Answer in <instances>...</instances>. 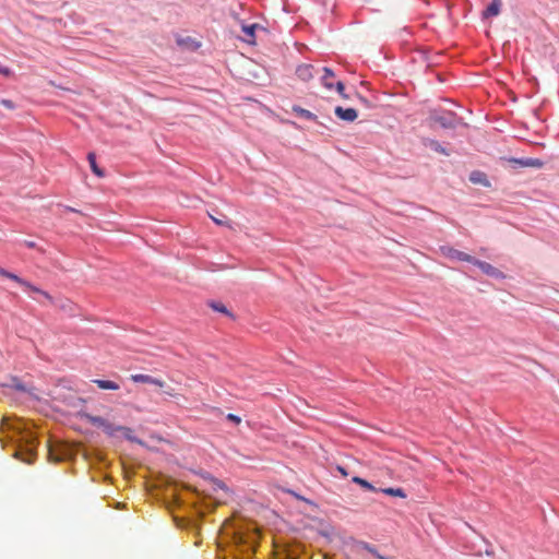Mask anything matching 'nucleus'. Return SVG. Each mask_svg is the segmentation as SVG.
Wrapping results in <instances>:
<instances>
[{
  "mask_svg": "<svg viewBox=\"0 0 559 559\" xmlns=\"http://www.w3.org/2000/svg\"><path fill=\"white\" fill-rule=\"evenodd\" d=\"M15 437V457L32 464L37 457L39 444L36 432L27 424L19 421L12 426Z\"/></svg>",
  "mask_w": 559,
  "mask_h": 559,
  "instance_id": "1",
  "label": "nucleus"
},
{
  "mask_svg": "<svg viewBox=\"0 0 559 559\" xmlns=\"http://www.w3.org/2000/svg\"><path fill=\"white\" fill-rule=\"evenodd\" d=\"M85 418L92 426L103 429V431L109 437L115 438L121 436L126 440L140 442V440L132 435V429L128 427L115 425L104 417L91 414H85Z\"/></svg>",
  "mask_w": 559,
  "mask_h": 559,
  "instance_id": "2",
  "label": "nucleus"
},
{
  "mask_svg": "<svg viewBox=\"0 0 559 559\" xmlns=\"http://www.w3.org/2000/svg\"><path fill=\"white\" fill-rule=\"evenodd\" d=\"M231 539L236 551L242 556L243 559H250L255 552L258 537L254 532H245L241 528H236Z\"/></svg>",
  "mask_w": 559,
  "mask_h": 559,
  "instance_id": "3",
  "label": "nucleus"
},
{
  "mask_svg": "<svg viewBox=\"0 0 559 559\" xmlns=\"http://www.w3.org/2000/svg\"><path fill=\"white\" fill-rule=\"evenodd\" d=\"M76 450L73 444L58 440L50 439L48 443V456L52 462H67L75 457Z\"/></svg>",
  "mask_w": 559,
  "mask_h": 559,
  "instance_id": "4",
  "label": "nucleus"
},
{
  "mask_svg": "<svg viewBox=\"0 0 559 559\" xmlns=\"http://www.w3.org/2000/svg\"><path fill=\"white\" fill-rule=\"evenodd\" d=\"M461 120L462 119L451 110L436 109L429 114V121L439 124L443 129L454 130Z\"/></svg>",
  "mask_w": 559,
  "mask_h": 559,
  "instance_id": "5",
  "label": "nucleus"
},
{
  "mask_svg": "<svg viewBox=\"0 0 559 559\" xmlns=\"http://www.w3.org/2000/svg\"><path fill=\"white\" fill-rule=\"evenodd\" d=\"M0 276H3V277H7L9 280H12V281L16 282L17 284H20L24 288L28 289L31 293L44 297L50 304H52V301H53V298L51 297V295L49 293L40 289L37 286H34L32 283H29L28 281L22 278L21 276L16 275L15 273H12V272L3 269V267H0Z\"/></svg>",
  "mask_w": 559,
  "mask_h": 559,
  "instance_id": "6",
  "label": "nucleus"
},
{
  "mask_svg": "<svg viewBox=\"0 0 559 559\" xmlns=\"http://www.w3.org/2000/svg\"><path fill=\"white\" fill-rule=\"evenodd\" d=\"M474 265H476L484 274L488 275L489 277H492L495 280H504L506 275L502 271L493 266L492 264L481 261L478 259H474L473 262Z\"/></svg>",
  "mask_w": 559,
  "mask_h": 559,
  "instance_id": "7",
  "label": "nucleus"
},
{
  "mask_svg": "<svg viewBox=\"0 0 559 559\" xmlns=\"http://www.w3.org/2000/svg\"><path fill=\"white\" fill-rule=\"evenodd\" d=\"M442 252L445 257H448L451 260H457L463 262L472 263L474 262L475 257L467 254L463 251H460L457 249H454L452 247H442Z\"/></svg>",
  "mask_w": 559,
  "mask_h": 559,
  "instance_id": "8",
  "label": "nucleus"
},
{
  "mask_svg": "<svg viewBox=\"0 0 559 559\" xmlns=\"http://www.w3.org/2000/svg\"><path fill=\"white\" fill-rule=\"evenodd\" d=\"M334 114L338 119L347 122H353L358 117L357 110L350 107L344 108L342 106H336L334 109Z\"/></svg>",
  "mask_w": 559,
  "mask_h": 559,
  "instance_id": "9",
  "label": "nucleus"
},
{
  "mask_svg": "<svg viewBox=\"0 0 559 559\" xmlns=\"http://www.w3.org/2000/svg\"><path fill=\"white\" fill-rule=\"evenodd\" d=\"M510 163L520 167H533V168H542L544 166V162L539 158L532 157H522V158H511Z\"/></svg>",
  "mask_w": 559,
  "mask_h": 559,
  "instance_id": "10",
  "label": "nucleus"
},
{
  "mask_svg": "<svg viewBox=\"0 0 559 559\" xmlns=\"http://www.w3.org/2000/svg\"><path fill=\"white\" fill-rule=\"evenodd\" d=\"M501 8H502L501 0H491L490 3L481 12V19L487 20V19L498 16L501 12Z\"/></svg>",
  "mask_w": 559,
  "mask_h": 559,
  "instance_id": "11",
  "label": "nucleus"
},
{
  "mask_svg": "<svg viewBox=\"0 0 559 559\" xmlns=\"http://www.w3.org/2000/svg\"><path fill=\"white\" fill-rule=\"evenodd\" d=\"M292 110L300 119H305V120H309V121H314V122H317L319 124H322L321 122L318 121L317 115H314L313 112H311L308 109L302 108L299 105H294Z\"/></svg>",
  "mask_w": 559,
  "mask_h": 559,
  "instance_id": "12",
  "label": "nucleus"
},
{
  "mask_svg": "<svg viewBox=\"0 0 559 559\" xmlns=\"http://www.w3.org/2000/svg\"><path fill=\"white\" fill-rule=\"evenodd\" d=\"M469 181L474 185H480L483 187H489L490 182L487 175L480 170H473L468 177Z\"/></svg>",
  "mask_w": 559,
  "mask_h": 559,
  "instance_id": "13",
  "label": "nucleus"
},
{
  "mask_svg": "<svg viewBox=\"0 0 559 559\" xmlns=\"http://www.w3.org/2000/svg\"><path fill=\"white\" fill-rule=\"evenodd\" d=\"M424 144L425 146L429 147L430 150L439 153V154H442V155H445V156H450L451 152L450 150H448L447 147H444L439 141L437 140H433V139H427L424 141Z\"/></svg>",
  "mask_w": 559,
  "mask_h": 559,
  "instance_id": "14",
  "label": "nucleus"
},
{
  "mask_svg": "<svg viewBox=\"0 0 559 559\" xmlns=\"http://www.w3.org/2000/svg\"><path fill=\"white\" fill-rule=\"evenodd\" d=\"M177 44L180 47L187 48L188 50L194 51L199 49L200 43L190 36L178 37Z\"/></svg>",
  "mask_w": 559,
  "mask_h": 559,
  "instance_id": "15",
  "label": "nucleus"
},
{
  "mask_svg": "<svg viewBox=\"0 0 559 559\" xmlns=\"http://www.w3.org/2000/svg\"><path fill=\"white\" fill-rule=\"evenodd\" d=\"M354 548L356 550H366L368 552H370L371 555H373L376 558L380 559V557H382V555H380L376 548V546L367 543V542H364V540H354Z\"/></svg>",
  "mask_w": 559,
  "mask_h": 559,
  "instance_id": "16",
  "label": "nucleus"
},
{
  "mask_svg": "<svg viewBox=\"0 0 559 559\" xmlns=\"http://www.w3.org/2000/svg\"><path fill=\"white\" fill-rule=\"evenodd\" d=\"M87 160L91 167L92 173L98 178L105 177V171L100 168L96 163V154L94 152H90L87 154Z\"/></svg>",
  "mask_w": 559,
  "mask_h": 559,
  "instance_id": "17",
  "label": "nucleus"
},
{
  "mask_svg": "<svg viewBox=\"0 0 559 559\" xmlns=\"http://www.w3.org/2000/svg\"><path fill=\"white\" fill-rule=\"evenodd\" d=\"M313 67L310 64H301L297 68L296 74L302 81H308L312 78Z\"/></svg>",
  "mask_w": 559,
  "mask_h": 559,
  "instance_id": "18",
  "label": "nucleus"
},
{
  "mask_svg": "<svg viewBox=\"0 0 559 559\" xmlns=\"http://www.w3.org/2000/svg\"><path fill=\"white\" fill-rule=\"evenodd\" d=\"M209 307L213 309L216 312H221L227 317H230L234 319V314L227 309V307L222 304L221 301L210 300L207 302Z\"/></svg>",
  "mask_w": 559,
  "mask_h": 559,
  "instance_id": "19",
  "label": "nucleus"
},
{
  "mask_svg": "<svg viewBox=\"0 0 559 559\" xmlns=\"http://www.w3.org/2000/svg\"><path fill=\"white\" fill-rule=\"evenodd\" d=\"M131 378L134 382L162 385V382L159 380H157L148 374L138 373V374H132Z\"/></svg>",
  "mask_w": 559,
  "mask_h": 559,
  "instance_id": "20",
  "label": "nucleus"
},
{
  "mask_svg": "<svg viewBox=\"0 0 559 559\" xmlns=\"http://www.w3.org/2000/svg\"><path fill=\"white\" fill-rule=\"evenodd\" d=\"M94 383L97 384V386L102 390H111L116 391L120 388V385L111 380H103V379H95L93 380Z\"/></svg>",
  "mask_w": 559,
  "mask_h": 559,
  "instance_id": "21",
  "label": "nucleus"
},
{
  "mask_svg": "<svg viewBox=\"0 0 559 559\" xmlns=\"http://www.w3.org/2000/svg\"><path fill=\"white\" fill-rule=\"evenodd\" d=\"M334 72L330 69L324 67L323 68V75L321 76V83L324 87L328 90H332L334 87V84L330 81L332 78H334Z\"/></svg>",
  "mask_w": 559,
  "mask_h": 559,
  "instance_id": "22",
  "label": "nucleus"
},
{
  "mask_svg": "<svg viewBox=\"0 0 559 559\" xmlns=\"http://www.w3.org/2000/svg\"><path fill=\"white\" fill-rule=\"evenodd\" d=\"M352 481L354 484H357L359 485L361 488H364L365 490H368V491H378V489L371 484L369 483L368 480H366L365 478H361L359 476H354L352 478Z\"/></svg>",
  "mask_w": 559,
  "mask_h": 559,
  "instance_id": "23",
  "label": "nucleus"
},
{
  "mask_svg": "<svg viewBox=\"0 0 559 559\" xmlns=\"http://www.w3.org/2000/svg\"><path fill=\"white\" fill-rule=\"evenodd\" d=\"M258 27V24H248L242 26V32L248 37L247 41H252L255 37V29Z\"/></svg>",
  "mask_w": 559,
  "mask_h": 559,
  "instance_id": "24",
  "label": "nucleus"
},
{
  "mask_svg": "<svg viewBox=\"0 0 559 559\" xmlns=\"http://www.w3.org/2000/svg\"><path fill=\"white\" fill-rule=\"evenodd\" d=\"M381 491L388 496H392V497H401V498H405L406 495L404 492V490L402 488H393V487H389V488H384V489H381Z\"/></svg>",
  "mask_w": 559,
  "mask_h": 559,
  "instance_id": "25",
  "label": "nucleus"
},
{
  "mask_svg": "<svg viewBox=\"0 0 559 559\" xmlns=\"http://www.w3.org/2000/svg\"><path fill=\"white\" fill-rule=\"evenodd\" d=\"M11 386L19 392H26L27 388L26 384L23 383L19 378H12Z\"/></svg>",
  "mask_w": 559,
  "mask_h": 559,
  "instance_id": "26",
  "label": "nucleus"
},
{
  "mask_svg": "<svg viewBox=\"0 0 559 559\" xmlns=\"http://www.w3.org/2000/svg\"><path fill=\"white\" fill-rule=\"evenodd\" d=\"M226 420L234 425H239L241 423V418L238 415L231 413L227 414Z\"/></svg>",
  "mask_w": 559,
  "mask_h": 559,
  "instance_id": "27",
  "label": "nucleus"
},
{
  "mask_svg": "<svg viewBox=\"0 0 559 559\" xmlns=\"http://www.w3.org/2000/svg\"><path fill=\"white\" fill-rule=\"evenodd\" d=\"M334 87L336 88L337 93L343 97V98H347L348 96L344 93L345 91V85L343 82L338 81L336 82V84L334 85Z\"/></svg>",
  "mask_w": 559,
  "mask_h": 559,
  "instance_id": "28",
  "label": "nucleus"
},
{
  "mask_svg": "<svg viewBox=\"0 0 559 559\" xmlns=\"http://www.w3.org/2000/svg\"><path fill=\"white\" fill-rule=\"evenodd\" d=\"M0 104L10 110L15 109V107H16L14 102H12L11 99H7V98L1 99Z\"/></svg>",
  "mask_w": 559,
  "mask_h": 559,
  "instance_id": "29",
  "label": "nucleus"
},
{
  "mask_svg": "<svg viewBox=\"0 0 559 559\" xmlns=\"http://www.w3.org/2000/svg\"><path fill=\"white\" fill-rule=\"evenodd\" d=\"M0 74L9 78L12 75V70L0 62Z\"/></svg>",
  "mask_w": 559,
  "mask_h": 559,
  "instance_id": "30",
  "label": "nucleus"
},
{
  "mask_svg": "<svg viewBox=\"0 0 559 559\" xmlns=\"http://www.w3.org/2000/svg\"><path fill=\"white\" fill-rule=\"evenodd\" d=\"M337 471L342 474V476H344V477L348 476V473L345 467L338 465Z\"/></svg>",
  "mask_w": 559,
  "mask_h": 559,
  "instance_id": "31",
  "label": "nucleus"
},
{
  "mask_svg": "<svg viewBox=\"0 0 559 559\" xmlns=\"http://www.w3.org/2000/svg\"><path fill=\"white\" fill-rule=\"evenodd\" d=\"M213 219H214V222H215L217 225H222V224H223V222H222V221H219V219H216V218H213Z\"/></svg>",
  "mask_w": 559,
  "mask_h": 559,
  "instance_id": "32",
  "label": "nucleus"
},
{
  "mask_svg": "<svg viewBox=\"0 0 559 559\" xmlns=\"http://www.w3.org/2000/svg\"><path fill=\"white\" fill-rule=\"evenodd\" d=\"M29 296H31V298H33V300H36V301H38V302H41V301H40L36 296H33V295H29Z\"/></svg>",
  "mask_w": 559,
  "mask_h": 559,
  "instance_id": "33",
  "label": "nucleus"
},
{
  "mask_svg": "<svg viewBox=\"0 0 559 559\" xmlns=\"http://www.w3.org/2000/svg\"><path fill=\"white\" fill-rule=\"evenodd\" d=\"M67 210L71 211V212H78L76 210H74L73 207H70V206H67Z\"/></svg>",
  "mask_w": 559,
  "mask_h": 559,
  "instance_id": "34",
  "label": "nucleus"
},
{
  "mask_svg": "<svg viewBox=\"0 0 559 559\" xmlns=\"http://www.w3.org/2000/svg\"><path fill=\"white\" fill-rule=\"evenodd\" d=\"M27 246H28L29 248H33V247L35 246V243H34V242H28V243H27Z\"/></svg>",
  "mask_w": 559,
  "mask_h": 559,
  "instance_id": "35",
  "label": "nucleus"
},
{
  "mask_svg": "<svg viewBox=\"0 0 559 559\" xmlns=\"http://www.w3.org/2000/svg\"><path fill=\"white\" fill-rule=\"evenodd\" d=\"M380 559H393V558L382 556V557H380Z\"/></svg>",
  "mask_w": 559,
  "mask_h": 559,
  "instance_id": "36",
  "label": "nucleus"
}]
</instances>
